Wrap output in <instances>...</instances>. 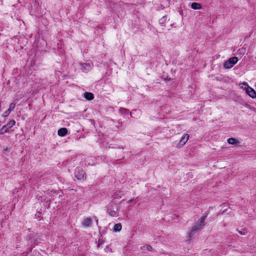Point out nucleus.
Here are the masks:
<instances>
[{
    "mask_svg": "<svg viewBox=\"0 0 256 256\" xmlns=\"http://www.w3.org/2000/svg\"><path fill=\"white\" fill-rule=\"evenodd\" d=\"M238 59L236 56H234L228 59L224 64V66L226 69L232 68L238 62Z\"/></svg>",
    "mask_w": 256,
    "mask_h": 256,
    "instance_id": "obj_1",
    "label": "nucleus"
},
{
    "mask_svg": "<svg viewBox=\"0 0 256 256\" xmlns=\"http://www.w3.org/2000/svg\"><path fill=\"white\" fill-rule=\"evenodd\" d=\"M107 212L112 217L118 216V208L114 204H109L108 207Z\"/></svg>",
    "mask_w": 256,
    "mask_h": 256,
    "instance_id": "obj_2",
    "label": "nucleus"
},
{
    "mask_svg": "<svg viewBox=\"0 0 256 256\" xmlns=\"http://www.w3.org/2000/svg\"><path fill=\"white\" fill-rule=\"evenodd\" d=\"M189 134H184L182 136L179 142L176 145V147L178 148H182L188 142L189 139Z\"/></svg>",
    "mask_w": 256,
    "mask_h": 256,
    "instance_id": "obj_3",
    "label": "nucleus"
},
{
    "mask_svg": "<svg viewBox=\"0 0 256 256\" xmlns=\"http://www.w3.org/2000/svg\"><path fill=\"white\" fill-rule=\"evenodd\" d=\"M245 91L246 93L251 98H256V91L249 86H246L245 88Z\"/></svg>",
    "mask_w": 256,
    "mask_h": 256,
    "instance_id": "obj_4",
    "label": "nucleus"
},
{
    "mask_svg": "<svg viewBox=\"0 0 256 256\" xmlns=\"http://www.w3.org/2000/svg\"><path fill=\"white\" fill-rule=\"evenodd\" d=\"M85 172L79 168H78L75 172V176L78 180H83L84 178Z\"/></svg>",
    "mask_w": 256,
    "mask_h": 256,
    "instance_id": "obj_5",
    "label": "nucleus"
},
{
    "mask_svg": "<svg viewBox=\"0 0 256 256\" xmlns=\"http://www.w3.org/2000/svg\"><path fill=\"white\" fill-rule=\"evenodd\" d=\"M79 65L81 66V70L83 72H86L90 71L92 68V64L90 63H80Z\"/></svg>",
    "mask_w": 256,
    "mask_h": 256,
    "instance_id": "obj_6",
    "label": "nucleus"
},
{
    "mask_svg": "<svg viewBox=\"0 0 256 256\" xmlns=\"http://www.w3.org/2000/svg\"><path fill=\"white\" fill-rule=\"evenodd\" d=\"M202 228V226H200L199 224H197L193 226L189 233V236L191 237L196 232L200 230Z\"/></svg>",
    "mask_w": 256,
    "mask_h": 256,
    "instance_id": "obj_7",
    "label": "nucleus"
},
{
    "mask_svg": "<svg viewBox=\"0 0 256 256\" xmlns=\"http://www.w3.org/2000/svg\"><path fill=\"white\" fill-rule=\"evenodd\" d=\"M228 142L230 144H232V145H236L240 143V140L236 138H230L227 140Z\"/></svg>",
    "mask_w": 256,
    "mask_h": 256,
    "instance_id": "obj_8",
    "label": "nucleus"
},
{
    "mask_svg": "<svg viewBox=\"0 0 256 256\" xmlns=\"http://www.w3.org/2000/svg\"><path fill=\"white\" fill-rule=\"evenodd\" d=\"M91 220L89 218H86L84 219L82 225L84 228H88L91 225Z\"/></svg>",
    "mask_w": 256,
    "mask_h": 256,
    "instance_id": "obj_9",
    "label": "nucleus"
},
{
    "mask_svg": "<svg viewBox=\"0 0 256 256\" xmlns=\"http://www.w3.org/2000/svg\"><path fill=\"white\" fill-rule=\"evenodd\" d=\"M68 133V130L65 128H60L58 130V134L60 136H64Z\"/></svg>",
    "mask_w": 256,
    "mask_h": 256,
    "instance_id": "obj_10",
    "label": "nucleus"
},
{
    "mask_svg": "<svg viewBox=\"0 0 256 256\" xmlns=\"http://www.w3.org/2000/svg\"><path fill=\"white\" fill-rule=\"evenodd\" d=\"M84 96L87 100H92L94 98V94L92 92H86L84 94Z\"/></svg>",
    "mask_w": 256,
    "mask_h": 256,
    "instance_id": "obj_11",
    "label": "nucleus"
},
{
    "mask_svg": "<svg viewBox=\"0 0 256 256\" xmlns=\"http://www.w3.org/2000/svg\"><path fill=\"white\" fill-rule=\"evenodd\" d=\"M191 8L194 10H200L202 8V6L199 3L193 2L191 4Z\"/></svg>",
    "mask_w": 256,
    "mask_h": 256,
    "instance_id": "obj_12",
    "label": "nucleus"
},
{
    "mask_svg": "<svg viewBox=\"0 0 256 256\" xmlns=\"http://www.w3.org/2000/svg\"><path fill=\"white\" fill-rule=\"evenodd\" d=\"M16 124V121L14 120H10L6 124L4 125L7 128L8 130H9L12 127L14 126Z\"/></svg>",
    "mask_w": 256,
    "mask_h": 256,
    "instance_id": "obj_13",
    "label": "nucleus"
},
{
    "mask_svg": "<svg viewBox=\"0 0 256 256\" xmlns=\"http://www.w3.org/2000/svg\"><path fill=\"white\" fill-rule=\"evenodd\" d=\"M122 228V226L120 223L116 224L114 226V230L116 232H120Z\"/></svg>",
    "mask_w": 256,
    "mask_h": 256,
    "instance_id": "obj_14",
    "label": "nucleus"
},
{
    "mask_svg": "<svg viewBox=\"0 0 256 256\" xmlns=\"http://www.w3.org/2000/svg\"><path fill=\"white\" fill-rule=\"evenodd\" d=\"M206 216H202L198 220V224L200 225V226H202V227L204 226V221L206 220Z\"/></svg>",
    "mask_w": 256,
    "mask_h": 256,
    "instance_id": "obj_15",
    "label": "nucleus"
},
{
    "mask_svg": "<svg viewBox=\"0 0 256 256\" xmlns=\"http://www.w3.org/2000/svg\"><path fill=\"white\" fill-rule=\"evenodd\" d=\"M10 130H8L6 126H3L0 130V134H3L5 133L8 132Z\"/></svg>",
    "mask_w": 256,
    "mask_h": 256,
    "instance_id": "obj_16",
    "label": "nucleus"
},
{
    "mask_svg": "<svg viewBox=\"0 0 256 256\" xmlns=\"http://www.w3.org/2000/svg\"><path fill=\"white\" fill-rule=\"evenodd\" d=\"M15 108V104L14 103H11L10 105L9 108L8 110L9 112H11L12 110H14V109Z\"/></svg>",
    "mask_w": 256,
    "mask_h": 256,
    "instance_id": "obj_17",
    "label": "nucleus"
},
{
    "mask_svg": "<svg viewBox=\"0 0 256 256\" xmlns=\"http://www.w3.org/2000/svg\"><path fill=\"white\" fill-rule=\"evenodd\" d=\"M143 248L144 250H146L148 251H152V248L150 245L145 246L143 247Z\"/></svg>",
    "mask_w": 256,
    "mask_h": 256,
    "instance_id": "obj_18",
    "label": "nucleus"
},
{
    "mask_svg": "<svg viewBox=\"0 0 256 256\" xmlns=\"http://www.w3.org/2000/svg\"><path fill=\"white\" fill-rule=\"evenodd\" d=\"M240 86L242 88L245 90V88H246V86H248V84L246 82H242L240 84Z\"/></svg>",
    "mask_w": 256,
    "mask_h": 256,
    "instance_id": "obj_19",
    "label": "nucleus"
},
{
    "mask_svg": "<svg viewBox=\"0 0 256 256\" xmlns=\"http://www.w3.org/2000/svg\"><path fill=\"white\" fill-rule=\"evenodd\" d=\"M10 112H9L8 110H7L4 112V114H2V116L3 117L6 118V117H7L10 114Z\"/></svg>",
    "mask_w": 256,
    "mask_h": 256,
    "instance_id": "obj_20",
    "label": "nucleus"
},
{
    "mask_svg": "<svg viewBox=\"0 0 256 256\" xmlns=\"http://www.w3.org/2000/svg\"><path fill=\"white\" fill-rule=\"evenodd\" d=\"M48 194L50 195V196H54V195L56 194V192L52 190L48 191Z\"/></svg>",
    "mask_w": 256,
    "mask_h": 256,
    "instance_id": "obj_21",
    "label": "nucleus"
},
{
    "mask_svg": "<svg viewBox=\"0 0 256 256\" xmlns=\"http://www.w3.org/2000/svg\"><path fill=\"white\" fill-rule=\"evenodd\" d=\"M126 110V109L124 108H120V110H119V111L120 112H123L124 111H125Z\"/></svg>",
    "mask_w": 256,
    "mask_h": 256,
    "instance_id": "obj_22",
    "label": "nucleus"
},
{
    "mask_svg": "<svg viewBox=\"0 0 256 256\" xmlns=\"http://www.w3.org/2000/svg\"><path fill=\"white\" fill-rule=\"evenodd\" d=\"M132 200H132H132H130L128 201V202H128V203H130V202H132Z\"/></svg>",
    "mask_w": 256,
    "mask_h": 256,
    "instance_id": "obj_23",
    "label": "nucleus"
},
{
    "mask_svg": "<svg viewBox=\"0 0 256 256\" xmlns=\"http://www.w3.org/2000/svg\"><path fill=\"white\" fill-rule=\"evenodd\" d=\"M98 220L97 219L96 220V224L98 225Z\"/></svg>",
    "mask_w": 256,
    "mask_h": 256,
    "instance_id": "obj_24",
    "label": "nucleus"
},
{
    "mask_svg": "<svg viewBox=\"0 0 256 256\" xmlns=\"http://www.w3.org/2000/svg\"><path fill=\"white\" fill-rule=\"evenodd\" d=\"M240 232L241 234H242V235H244V234H243L242 232Z\"/></svg>",
    "mask_w": 256,
    "mask_h": 256,
    "instance_id": "obj_25",
    "label": "nucleus"
},
{
    "mask_svg": "<svg viewBox=\"0 0 256 256\" xmlns=\"http://www.w3.org/2000/svg\"><path fill=\"white\" fill-rule=\"evenodd\" d=\"M100 244H101V242H99L98 244V246H100Z\"/></svg>",
    "mask_w": 256,
    "mask_h": 256,
    "instance_id": "obj_26",
    "label": "nucleus"
}]
</instances>
